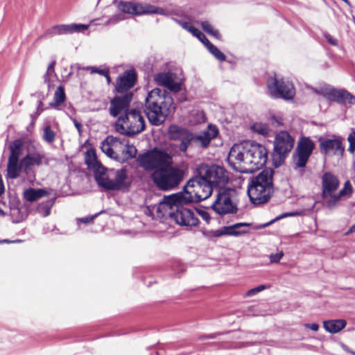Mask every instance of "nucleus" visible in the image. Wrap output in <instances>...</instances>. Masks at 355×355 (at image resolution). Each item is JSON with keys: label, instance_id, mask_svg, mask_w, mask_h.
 Wrapping results in <instances>:
<instances>
[{"label": "nucleus", "instance_id": "obj_16", "mask_svg": "<svg viewBox=\"0 0 355 355\" xmlns=\"http://www.w3.org/2000/svg\"><path fill=\"white\" fill-rule=\"evenodd\" d=\"M319 142L320 151L326 156H342L344 153L345 148L340 137L334 136L329 139L320 137Z\"/></svg>", "mask_w": 355, "mask_h": 355}, {"label": "nucleus", "instance_id": "obj_33", "mask_svg": "<svg viewBox=\"0 0 355 355\" xmlns=\"http://www.w3.org/2000/svg\"><path fill=\"white\" fill-rule=\"evenodd\" d=\"M251 225L250 223H235L232 225L227 226V229L230 230L228 232H232V234H227V236H238L240 235L245 234L248 233V231L242 229V227H250Z\"/></svg>", "mask_w": 355, "mask_h": 355}, {"label": "nucleus", "instance_id": "obj_43", "mask_svg": "<svg viewBox=\"0 0 355 355\" xmlns=\"http://www.w3.org/2000/svg\"><path fill=\"white\" fill-rule=\"evenodd\" d=\"M347 141L349 144L348 150L351 153L355 151V130H352L347 137Z\"/></svg>", "mask_w": 355, "mask_h": 355}, {"label": "nucleus", "instance_id": "obj_3", "mask_svg": "<svg viewBox=\"0 0 355 355\" xmlns=\"http://www.w3.org/2000/svg\"><path fill=\"white\" fill-rule=\"evenodd\" d=\"M173 109V100L166 91L155 88L148 93L144 112L152 125L163 123Z\"/></svg>", "mask_w": 355, "mask_h": 355}, {"label": "nucleus", "instance_id": "obj_24", "mask_svg": "<svg viewBox=\"0 0 355 355\" xmlns=\"http://www.w3.org/2000/svg\"><path fill=\"white\" fill-rule=\"evenodd\" d=\"M44 156L37 151L29 152L21 159V164L24 166V171L28 173L33 167L42 164Z\"/></svg>", "mask_w": 355, "mask_h": 355}, {"label": "nucleus", "instance_id": "obj_17", "mask_svg": "<svg viewBox=\"0 0 355 355\" xmlns=\"http://www.w3.org/2000/svg\"><path fill=\"white\" fill-rule=\"evenodd\" d=\"M126 139L108 136L101 144V150L109 157L118 159L122 154Z\"/></svg>", "mask_w": 355, "mask_h": 355}, {"label": "nucleus", "instance_id": "obj_29", "mask_svg": "<svg viewBox=\"0 0 355 355\" xmlns=\"http://www.w3.org/2000/svg\"><path fill=\"white\" fill-rule=\"evenodd\" d=\"M46 190L44 189H28L24 191V197L28 202L35 201L40 198L48 195Z\"/></svg>", "mask_w": 355, "mask_h": 355}, {"label": "nucleus", "instance_id": "obj_23", "mask_svg": "<svg viewBox=\"0 0 355 355\" xmlns=\"http://www.w3.org/2000/svg\"><path fill=\"white\" fill-rule=\"evenodd\" d=\"M218 130L216 126L209 125L207 129L198 135H193L194 144L201 147H207L210 141L216 137Z\"/></svg>", "mask_w": 355, "mask_h": 355}, {"label": "nucleus", "instance_id": "obj_58", "mask_svg": "<svg viewBox=\"0 0 355 355\" xmlns=\"http://www.w3.org/2000/svg\"><path fill=\"white\" fill-rule=\"evenodd\" d=\"M352 233H355V225H352L349 230L345 233V235H348Z\"/></svg>", "mask_w": 355, "mask_h": 355}, {"label": "nucleus", "instance_id": "obj_46", "mask_svg": "<svg viewBox=\"0 0 355 355\" xmlns=\"http://www.w3.org/2000/svg\"><path fill=\"white\" fill-rule=\"evenodd\" d=\"M270 123L275 127H277L283 124V120L281 117L272 116L270 119Z\"/></svg>", "mask_w": 355, "mask_h": 355}, {"label": "nucleus", "instance_id": "obj_15", "mask_svg": "<svg viewBox=\"0 0 355 355\" xmlns=\"http://www.w3.org/2000/svg\"><path fill=\"white\" fill-rule=\"evenodd\" d=\"M92 25L95 24L94 23H90L89 24L76 23H71L68 24H58L46 30L45 35L51 37L55 35L85 33L86 31L88 30L89 27Z\"/></svg>", "mask_w": 355, "mask_h": 355}, {"label": "nucleus", "instance_id": "obj_53", "mask_svg": "<svg viewBox=\"0 0 355 355\" xmlns=\"http://www.w3.org/2000/svg\"><path fill=\"white\" fill-rule=\"evenodd\" d=\"M306 328L310 329L313 331H317L319 329V325L316 323L309 324L306 323L304 324Z\"/></svg>", "mask_w": 355, "mask_h": 355}, {"label": "nucleus", "instance_id": "obj_51", "mask_svg": "<svg viewBox=\"0 0 355 355\" xmlns=\"http://www.w3.org/2000/svg\"><path fill=\"white\" fill-rule=\"evenodd\" d=\"M98 214H95L92 216H88V217H84L78 219V221L83 223H88L92 222L94 218L97 216Z\"/></svg>", "mask_w": 355, "mask_h": 355}, {"label": "nucleus", "instance_id": "obj_1", "mask_svg": "<svg viewBox=\"0 0 355 355\" xmlns=\"http://www.w3.org/2000/svg\"><path fill=\"white\" fill-rule=\"evenodd\" d=\"M169 138L180 141V144H171L166 148H154L151 150L139 155L137 162L144 171L153 172L152 179L162 190L174 189L182 182L183 171L173 166V157L186 153L188 148L194 144L193 134L178 125H171L168 129Z\"/></svg>", "mask_w": 355, "mask_h": 355}, {"label": "nucleus", "instance_id": "obj_28", "mask_svg": "<svg viewBox=\"0 0 355 355\" xmlns=\"http://www.w3.org/2000/svg\"><path fill=\"white\" fill-rule=\"evenodd\" d=\"M24 166L21 164V160L15 161L8 159L7 165V178L10 179H16L19 177Z\"/></svg>", "mask_w": 355, "mask_h": 355}, {"label": "nucleus", "instance_id": "obj_42", "mask_svg": "<svg viewBox=\"0 0 355 355\" xmlns=\"http://www.w3.org/2000/svg\"><path fill=\"white\" fill-rule=\"evenodd\" d=\"M55 60H53L49 65L48 68H47V71H46V74L44 75V81L46 83V82H49L50 81V78L53 76V75H55Z\"/></svg>", "mask_w": 355, "mask_h": 355}, {"label": "nucleus", "instance_id": "obj_2", "mask_svg": "<svg viewBox=\"0 0 355 355\" xmlns=\"http://www.w3.org/2000/svg\"><path fill=\"white\" fill-rule=\"evenodd\" d=\"M268 154V150L263 145L254 141H245L236 144L231 148L227 162L235 171L251 173L266 164Z\"/></svg>", "mask_w": 355, "mask_h": 355}, {"label": "nucleus", "instance_id": "obj_18", "mask_svg": "<svg viewBox=\"0 0 355 355\" xmlns=\"http://www.w3.org/2000/svg\"><path fill=\"white\" fill-rule=\"evenodd\" d=\"M154 80L157 85L163 86L170 91L178 92L181 89V79L175 73L161 72L155 75Z\"/></svg>", "mask_w": 355, "mask_h": 355}, {"label": "nucleus", "instance_id": "obj_14", "mask_svg": "<svg viewBox=\"0 0 355 355\" xmlns=\"http://www.w3.org/2000/svg\"><path fill=\"white\" fill-rule=\"evenodd\" d=\"M314 146V143L309 138H303L299 142L296 154L293 155L295 169H303L306 166Z\"/></svg>", "mask_w": 355, "mask_h": 355}, {"label": "nucleus", "instance_id": "obj_50", "mask_svg": "<svg viewBox=\"0 0 355 355\" xmlns=\"http://www.w3.org/2000/svg\"><path fill=\"white\" fill-rule=\"evenodd\" d=\"M299 215H300V212H298V211L287 212V213H284V214H282L280 216L277 217L275 220H278L279 218H282L284 217L296 216H299Z\"/></svg>", "mask_w": 355, "mask_h": 355}, {"label": "nucleus", "instance_id": "obj_35", "mask_svg": "<svg viewBox=\"0 0 355 355\" xmlns=\"http://www.w3.org/2000/svg\"><path fill=\"white\" fill-rule=\"evenodd\" d=\"M22 143L20 140H16L10 145V154L8 159L19 161L21 155Z\"/></svg>", "mask_w": 355, "mask_h": 355}, {"label": "nucleus", "instance_id": "obj_31", "mask_svg": "<svg viewBox=\"0 0 355 355\" xmlns=\"http://www.w3.org/2000/svg\"><path fill=\"white\" fill-rule=\"evenodd\" d=\"M202 30L209 35L213 37L218 41H222V35L220 31L214 27L209 21H202L200 22Z\"/></svg>", "mask_w": 355, "mask_h": 355}, {"label": "nucleus", "instance_id": "obj_62", "mask_svg": "<svg viewBox=\"0 0 355 355\" xmlns=\"http://www.w3.org/2000/svg\"><path fill=\"white\" fill-rule=\"evenodd\" d=\"M272 222H273V221H271V222H270V223H266V224L263 225L261 227H267V226H268L270 224H271Z\"/></svg>", "mask_w": 355, "mask_h": 355}, {"label": "nucleus", "instance_id": "obj_52", "mask_svg": "<svg viewBox=\"0 0 355 355\" xmlns=\"http://www.w3.org/2000/svg\"><path fill=\"white\" fill-rule=\"evenodd\" d=\"M199 214L200 215L201 218L206 221V223H209L210 220V216L208 212L205 211H200L199 212Z\"/></svg>", "mask_w": 355, "mask_h": 355}, {"label": "nucleus", "instance_id": "obj_55", "mask_svg": "<svg viewBox=\"0 0 355 355\" xmlns=\"http://www.w3.org/2000/svg\"><path fill=\"white\" fill-rule=\"evenodd\" d=\"M78 69H82L85 71H89L91 73H96L97 69H98V68L96 67H83V68L78 67Z\"/></svg>", "mask_w": 355, "mask_h": 355}, {"label": "nucleus", "instance_id": "obj_19", "mask_svg": "<svg viewBox=\"0 0 355 355\" xmlns=\"http://www.w3.org/2000/svg\"><path fill=\"white\" fill-rule=\"evenodd\" d=\"M178 24L184 30L198 39L203 44H211L205 35L198 28L195 27L198 22L192 16L187 15L182 19L177 20Z\"/></svg>", "mask_w": 355, "mask_h": 355}, {"label": "nucleus", "instance_id": "obj_26", "mask_svg": "<svg viewBox=\"0 0 355 355\" xmlns=\"http://www.w3.org/2000/svg\"><path fill=\"white\" fill-rule=\"evenodd\" d=\"M322 324L327 332L335 334L346 327L347 321L344 319L328 320L323 321Z\"/></svg>", "mask_w": 355, "mask_h": 355}, {"label": "nucleus", "instance_id": "obj_11", "mask_svg": "<svg viewBox=\"0 0 355 355\" xmlns=\"http://www.w3.org/2000/svg\"><path fill=\"white\" fill-rule=\"evenodd\" d=\"M174 196L168 202V204L173 203L174 205L170 206V209L172 211L168 213L171 219H173L177 224L187 227H196L199 223V220L197 214L192 209L183 207H178L173 202ZM178 202H177L178 203Z\"/></svg>", "mask_w": 355, "mask_h": 355}, {"label": "nucleus", "instance_id": "obj_21", "mask_svg": "<svg viewBox=\"0 0 355 355\" xmlns=\"http://www.w3.org/2000/svg\"><path fill=\"white\" fill-rule=\"evenodd\" d=\"M132 100V94L126 93L121 96H116L111 101L110 108V114L113 116L123 114L126 111H130L128 107Z\"/></svg>", "mask_w": 355, "mask_h": 355}, {"label": "nucleus", "instance_id": "obj_27", "mask_svg": "<svg viewBox=\"0 0 355 355\" xmlns=\"http://www.w3.org/2000/svg\"><path fill=\"white\" fill-rule=\"evenodd\" d=\"M94 173L95 180H96L98 185L105 189H107V184L110 180L111 169H107L102 165L94 171Z\"/></svg>", "mask_w": 355, "mask_h": 355}, {"label": "nucleus", "instance_id": "obj_13", "mask_svg": "<svg viewBox=\"0 0 355 355\" xmlns=\"http://www.w3.org/2000/svg\"><path fill=\"white\" fill-rule=\"evenodd\" d=\"M339 186V181L334 175L326 173L322 177V197L329 209L334 208L339 201V196L334 194Z\"/></svg>", "mask_w": 355, "mask_h": 355}, {"label": "nucleus", "instance_id": "obj_25", "mask_svg": "<svg viewBox=\"0 0 355 355\" xmlns=\"http://www.w3.org/2000/svg\"><path fill=\"white\" fill-rule=\"evenodd\" d=\"M327 99L338 103H352V100L355 99V98L345 89H336L334 88Z\"/></svg>", "mask_w": 355, "mask_h": 355}, {"label": "nucleus", "instance_id": "obj_6", "mask_svg": "<svg viewBox=\"0 0 355 355\" xmlns=\"http://www.w3.org/2000/svg\"><path fill=\"white\" fill-rule=\"evenodd\" d=\"M272 173V170L266 169L252 179L248 185V194L253 204L266 203L271 197L273 192Z\"/></svg>", "mask_w": 355, "mask_h": 355}, {"label": "nucleus", "instance_id": "obj_30", "mask_svg": "<svg viewBox=\"0 0 355 355\" xmlns=\"http://www.w3.org/2000/svg\"><path fill=\"white\" fill-rule=\"evenodd\" d=\"M85 160L88 168L93 171L98 166H102L101 163L98 161L96 152L93 148L87 150L85 156Z\"/></svg>", "mask_w": 355, "mask_h": 355}, {"label": "nucleus", "instance_id": "obj_54", "mask_svg": "<svg viewBox=\"0 0 355 355\" xmlns=\"http://www.w3.org/2000/svg\"><path fill=\"white\" fill-rule=\"evenodd\" d=\"M109 73V69L107 67L98 68L96 73H98L102 76H107V73Z\"/></svg>", "mask_w": 355, "mask_h": 355}, {"label": "nucleus", "instance_id": "obj_5", "mask_svg": "<svg viewBox=\"0 0 355 355\" xmlns=\"http://www.w3.org/2000/svg\"><path fill=\"white\" fill-rule=\"evenodd\" d=\"M213 191L209 182L202 175H197L188 181L184 193L174 196L173 202H200L207 199Z\"/></svg>", "mask_w": 355, "mask_h": 355}, {"label": "nucleus", "instance_id": "obj_44", "mask_svg": "<svg viewBox=\"0 0 355 355\" xmlns=\"http://www.w3.org/2000/svg\"><path fill=\"white\" fill-rule=\"evenodd\" d=\"M334 87L329 85H324L323 87H321L319 89H315L314 92L328 98L329 94L331 93Z\"/></svg>", "mask_w": 355, "mask_h": 355}, {"label": "nucleus", "instance_id": "obj_22", "mask_svg": "<svg viewBox=\"0 0 355 355\" xmlns=\"http://www.w3.org/2000/svg\"><path fill=\"white\" fill-rule=\"evenodd\" d=\"M136 75L132 70L125 71L120 76L116 83V89L119 93H123L131 89L135 83Z\"/></svg>", "mask_w": 355, "mask_h": 355}, {"label": "nucleus", "instance_id": "obj_45", "mask_svg": "<svg viewBox=\"0 0 355 355\" xmlns=\"http://www.w3.org/2000/svg\"><path fill=\"white\" fill-rule=\"evenodd\" d=\"M230 229L228 230L227 226H225L219 230H214L211 232V234L214 237H220L222 236H227V234H232L230 232H228Z\"/></svg>", "mask_w": 355, "mask_h": 355}, {"label": "nucleus", "instance_id": "obj_8", "mask_svg": "<svg viewBox=\"0 0 355 355\" xmlns=\"http://www.w3.org/2000/svg\"><path fill=\"white\" fill-rule=\"evenodd\" d=\"M268 91L271 97L291 100L295 95V89L291 81L276 73L270 74L266 81Z\"/></svg>", "mask_w": 355, "mask_h": 355}, {"label": "nucleus", "instance_id": "obj_32", "mask_svg": "<svg viewBox=\"0 0 355 355\" xmlns=\"http://www.w3.org/2000/svg\"><path fill=\"white\" fill-rule=\"evenodd\" d=\"M251 130L259 135L264 137L268 136L272 130L270 128L269 124L262 122H255L251 125Z\"/></svg>", "mask_w": 355, "mask_h": 355}, {"label": "nucleus", "instance_id": "obj_4", "mask_svg": "<svg viewBox=\"0 0 355 355\" xmlns=\"http://www.w3.org/2000/svg\"><path fill=\"white\" fill-rule=\"evenodd\" d=\"M119 12L114 15L106 17L103 16L100 19L91 21V24L95 25H103L105 26H114L119 22L125 20L126 18L125 14H130L133 15H142L157 14L165 15L166 12L164 9L150 5L146 3H138L136 1H119L117 4Z\"/></svg>", "mask_w": 355, "mask_h": 355}, {"label": "nucleus", "instance_id": "obj_57", "mask_svg": "<svg viewBox=\"0 0 355 355\" xmlns=\"http://www.w3.org/2000/svg\"><path fill=\"white\" fill-rule=\"evenodd\" d=\"M74 125L77 129V130L78 131L79 133H80L81 132V128H82V125L81 123H80L79 122H78L77 121H74Z\"/></svg>", "mask_w": 355, "mask_h": 355}, {"label": "nucleus", "instance_id": "obj_9", "mask_svg": "<svg viewBox=\"0 0 355 355\" xmlns=\"http://www.w3.org/2000/svg\"><path fill=\"white\" fill-rule=\"evenodd\" d=\"M295 140L286 131L277 133L273 141L272 161L276 167L284 162L294 146Z\"/></svg>", "mask_w": 355, "mask_h": 355}, {"label": "nucleus", "instance_id": "obj_40", "mask_svg": "<svg viewBox=\"0 0 355 355\" xmlns=\"http://www.w3.org/2000/svg\"><path fill=\"white\" fill-rule=\"evenodd\" d=\"M55 133L51 130L50 125H47L44 128L43 139L47 143H52L55 140Z\"/></svg>", "mask_w": 355, "mask_h": 355}, {"label": "nucleus", "instance_id": "obj_59", "mask_svg": "<svg viewBox=\"0 0 355 355\" xmlns=\"http://www.w3.org/2000/svg\"><path fill=\"white\" fill-rule=\"evenodd\" d=\"M106 78L107 82L108 84L111 83V78L109 76V73H107V76H104Z\"/></svg>", "mask_w": 355, "mask_h": 355}, {"label": "nucleus", "instance_id": "obj_38", "mask_svg": "<svg viewBox=\"0 0 355 355\" xmlns=\"http://www.w3.org/2000/svg\"><path fill=\"white\" fill-rule=\"evenodd\" d=\"M137 154V149L133 145L129 144L128 141H125V143L123 146V152L121 156H123V158L128 159L130 158H133L135 157Z\"/></svg>", "mask_w": 355, "mask_h": 355}, {"label": "nucleus", "instance_id": "obj_37", "mask_svg": "<svg viewBox=\"0 0 355 355\" xmlns=\"http://www.w3.org/2000/svg\"><path fill=\"white\" fill-rule=\"evenodd\" d=\"M53 99L54 102L50 104L53 107H57L65 101V93L62 87L60 86L56 89L54 93Z\"/></svg>", "mask_w": 355, "mask_h": 355}, {"label": "nucleus", "instance_id": "obj_39", "mask_svg": "<svg viewBox=\"0 0 355 355\" xmlns=\"http://www.w3.org/2000/svg\"><path fill=\"white\" fill-rule=\"evenodd\" d=\"M208 51L220 61L225 60V54L220 51L216 46H206Z\"/></svg>", "mask_w": 355, "mask_h": 355}, {"label": "nucleus", "instance_id": "obj_61", "mask_svg": "<svg viewBox=\"0 0 355 355\" xmlns=\"http://www.w3.org/2000/svg\"><path fill=\"white\" fill-rule=\"evenodd\" d=\"M315 203L316 202L313 201L312 206L309 208L310 210H312L314 208Z\"/></svg>", "mask_w": 355, "mask_h": 355}, {"label": "nucleus", "instance_id": "obj_36", "mask_svg": "<svg viewBox=\"0 0 355 355\" xmlns=\"http://www.w3.org/2000/svg\"><path fill=\"white\" fill-rule=\"evenodd\" d=\"M55 203V199H51L41 202L37 207V212L42 216L46 217L50 215L51 209Z\"/></svg>", "mask_w": 355, "mask_h": 355}, {"label": "nucleus", "instance_id": "obj_49", "mask_svg": "<svg viewBox=\"0 0 355 355\" xmlns=\"http://www.w3.org/2000/svg\"><path fill=\"white\" fill-rule=\"evenodd\" d=\"M19 212V209H17V208L12 209H11V216H12V217L14 218V216L16 214H18ZM23 220H24V217L21 216L20 217H18V218H13V222L14 223H19V222H21Z\"/></svg>", "mask_w": 355, "mask_h": 355}, {"label": "nucleus", "instance_id": "obj_12", "mask_svg": "<svg viewBox=\"0 0 355 355\" xmlns=\"http://www.w3.org/2000/svg\"><path fill=\"white\" fill-rule=\"evenodd\" d=\"M197 173L207 180L211 187L214 184H224L229 180L226 170L218 165L200 164L197 167Z\"/></svg>", "mask_w": 355, "mask_h": 355}, {"label": "nucleus", "instance_id": "obj_41", "mask_svg": "<svg viewBox=\"0 0 355 355\" xmlns=\"http://www.w3.org/2000/svg\"><path fill=\"white\" fill-rule=\"evenodd\" d=\"M352 193V186L349 181H347L344 185V187L339 191V200L342 197L349 196Z\"/></svg>", "mask_w": 355, "mask_h": 355}, {"label": "nucleus", "instance_id": "obj_10", "mask_svg": "<svg viewBox=\"0 0 355 355\" xmlns=\"http://www.w3.org/2000/svg\"><path fill=\"white\" fill-rule=\"evenodd\" d=\"M236 197V191L235 189H220L211 207L220 215L236 213L237 211V206L235 202Z\"/></svg>", "mask_w": 355, "mask_h": 355}, {"label": "nucleus", "instance_id": "obj_47", "mask_svg": "<svg viewBox=\"0 0 355 355\" xmlns=\"http://www.w3.org/2000/svg\"><path fill=\"white\" fill-rule=\"evenodd\" d=\"M266 289V286L265 285H260L256 288H252L250 290H249L248 291V295L249 296H252V295H254L263 290Z\"/></svg>", "mask_w": 355, "mask_h": 355}, {"label": "nucleus", "instance_id": "obj_7", "mask_svg": "<svg viewBox=\"0 0 355 355\" xmlns=\"http://www.w3.org/2000/svg\"><path fill=\"white\" fill-rule=\"evenodd\" d=\"M115 128L121 135H135L144 130L145 120L139 110L131 109L119 116L116 121Z\"/></svg>", "mask_w": 355, "mask_h": 355}, {"label": "nucleus", "instance_id": "obj_60", "mask_svg": "<svg viewBox=\"0 0 355 355\" xmlns=\"http://www.w3.org/2000/svg\"><path fill=\"white\" fill-rule=\"evenodd\" d=\"M6 215L4 211L0 207V216H4Z\"/></svg>", "mask_w": 355, "mask_h": 355}, {"label": "nucleus", "instance_id": "obj_56", "mask_svg": "<svg viewBox=\"0 0 355 355\" xmlns=\"http://www.w3.org/2000/svg\"><path fill=\"white\" fill-rule=\"evenodd\" d=\"M19 242H21L20 240H15V241H10V240H8V239L0 240V244H1V243H19Z\"/></svg>", "mask_w": 355, "mask_h": 355}, {"label": "nucleus", "instance_id": "obj_48", "mask_svg": "<svg viewBox=\"0 0 355 355\" xmlns=\"http://www.w3.org/2000/svg\"><path fill=\"white\" fill-rule=\"evenodd\" d=\"M283 255L284 254L282 252L276 254H272L270 256V260L272 263H278L282 258Z\"/></svg>", "mask_w": 355, "mask_h": 355}, {"label": "nucleus", "instance_id": "obj_20", "mask_svg": "<svg viewBox=\"0 0 355 355\" xmlns=\"http://www.w3.org/2000/svg\"><path fill=\"white\" fill-rule=\"evenodd\" d=\"M126 170L111 169L107 190H121L128 187Z\"/></svg>", "mask_w": 355, "mask_h": 355}, {"label": "nucleus", "instance_id": "obj_34", "mask_svg": "<svg viewBox=\"0 0 355 355\" xmlns=\"http://www.w3.org/2000/svg\"><path fill=\"white\" fill-rule=\"evenodd\" d=\"M251 225L250 223H235L232 225L227 226V229L230 230L228 232H232V234H227V236H238L240 235L245 234L248 233V231L242 229V227H250Z\"/></svg>", "mask_w": 355, "mask_h": 355}]
</instances>
